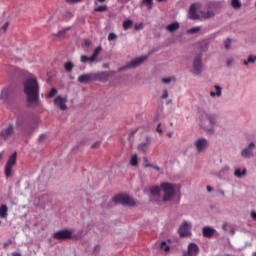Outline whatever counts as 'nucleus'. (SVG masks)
<instances>
[{"instance_id":"1","label":"nucleus","mask_w":256,"mask_h":256,"mask_svg":"<svg viewBox=\"0 0 256 256\" xmlns=\"http://www.w3.org/2000/svg\"><path fill=\"white\" fill-rule=\"evenodd\" d=\"M24 93L29 107L35 109V107L41 106L39 101V83L36 78H28L24 82Z\"/></svg>"},{"instance_id":"2","label":"nucleus","mask_w":256,"mask_h":256,"mask_svg":"<svg viewBox=\"0 0 256 256\" xmlns=\"http://www.w3.org/2000/svg\"><path fill=\"white\" fill-rule=\"evenodd\" d=\"M217 125V115L203 113L200 117V127L207 131V133H213V127Z\"/></svg>"},{"instance_id":"3","label":"nucleus","mask_w":256,"mask_h":256,"mask_svg":"<svg viewBox=\"0 0 256 256\" xmlns=\"http://www.w3.org/2000/svg\"><path fill=\"white\" fill-rule=\"evenodd\" d=\"M16 127L21 128L24 135L33 133V121L27 116H19L16 121Z\"/></svg>"},{"instance_id":"4","label":"nucleus","mask_w":256,"mask_h":256,"mask_svg":"<svg viewBox=\"0 0 256 256\" xmlns=\"http://www.w3.org/2000/svg\"><path fill=\"white\" fill-rule=\"evenodd\" d=\"M176 187H177V185L171 184L169 182H163L160 185V189L164 193V196H163V201L164 202L171 201V199H173V197H175Z\"/></svg>"},{"instance_id":"5","label":"nucleus","mask_w":256,"mask_h":256,"mask_svg":"<svg viewBox=\"0 0 256 256\" xmlns=\"http://www.w3.org/2000/svg\"><path fill=\"white\" fill-rule=\"evenodd\" d=\"M112 203H114L115 205L120 204L126 205L128 207H134L135 200H133L131 196L127 194H118L112 199Z\"/></svg>"},{"instance_id":"6","label":"nucleus","mask_w":256,"mask_h":256,"mask_svg":"<svg viewBox=\"0 0 256 256\" xmlns=\"http://www.w3.org/2000/svg\"><path fill=\"white\" fill-rule=\"evenodd\" d=\"M15 163H17V152H14L6 162L5 176L7 177V179H9V177L13 173V165H15Z\"/></svg>"},{"instance_id":"7","label":"nucleus","mask_w":256,"mask_h":256,"mask_svg":"<svg viewBox=\"0 0 256 256\" xmlns=\"http://www.w3.org/2000/svg\"><path fill=\"white\" fill-rule=\"evenodd\" d=\"M203 71V64H201V54L196 56V58L193 61V69L192 73L194 75H201V72Z\"/></svg>"},{"instance_id":"8","label":"nucleus","mask_w":256,"mask_h":256,"mask_svg":"<svg viewBox=\"0 0 256 256\" xmlns=\"http://www.w3.org/2000/svg\"><path fill=\"white\" fill-rule=\"evenodd\" d=\"M71 235H73L72 231L60 230V231L54 233L53 237H54V239L66 241V239H71Z\"/></svg>"},{"instance_id":"9","label":"nucleus","mask_w":256,"mask_h":256,"mask_svg":"<svg viewBox=\"0 0 256 256\" xmlns=\"http://www.w3.org/2000/svg\"><path fill=\"white\" fill-rule=\"evenodd\" d=\"M194 145L198 153H203V151L209 147V142L205 138H199L195 141Z\"/></svg>"},{"instance_id":"10","label":"nucleus","mask_w":256,"mask_h":256,"mask_svg":"<svg viewBox=\"0 0 256 256\" xmlns=\"http://www.w3.org/2000/svg\"><path fill=\"white\" fill-rule=\"evenodd\" d=\"M54 105H56V107H58V109H60L61 111H66V109H67V97L57 96L54 99Z\"/></svg>"},{"instance_id":"11","label":"nucleus","mask_w":256,"mask_h":256,"mask_svg":"<svg viewBox=\"0 0 256 256\" xmlns=\"http://www.w3.org/2000/svg\"><path fill=\"white\" fill-rule=\"evenodd\" d=\"M199 255V246L195 242L188 245V251L184 252L183 256H197Z\"/></svg>"},{"instance_id":"12","label":"nucleus","mask_w":256,"mask_h":256,"mask_svg":"<svg viewBox=\"0 0 256 256\" xmlns=\"http://www.w3.org/2000/svg\"><path fill=\"white\" fill-rule=\"evenodd\" d=\"M178 233L180 237H189L191 235V226L187 222L182 223L180 226Z\"/></svg>"},{"instance_id":"13","label":"nucleus","mask_w":256,"mask_h":256,"mask_svg":"<svg viewBox=\"0 0 256 256\" xmlns=\"http://www.w3.org/2000/svg\"><path fill=\"white\" fill-rule=\"evenodd\" d=\"M13 133H15V129L13 127V124H10L7 128L3 129L0 132V137L4 139V141H6V139H9V137H11Z\"/></svg>"},{"instance_id":"14","label":"nucleus","mask_w":256,"mask_h":256,"mask_svg":"<svg viewBox=\"0 0 256 256\" xmlns=\"http://www.w3.org/2000/svg\"><path fill=\"white\" fill-rule=\"evenodd\" d=\"M146 59H147V56L138 57L132 60L130 63H128L126 67L128 69H131V67H139V65H141V63H143V61H145Z\"/></svg>"},{"instance_id":"15","label":"nucleus","mask_w":256,"mask_h":256,"mask_svg":"<svg viewBox=\"0 0 256 256\" xmlns=\"http://www.w3.org/2000/svg\"><path fill=\"white\" fill-rule=\"evenodd\" d=\"M151 145V137H146V142L141 143L138 145V151H141L142 153H147V149H149V146Z\"/></svg>"},{"instance_id":"16","label":"nucleus","mask_w":256,"mask_h":256,"mask_svg":"<svg viewBox=\"0 0 256 256\" xmlns=\"http://www.w3.org/2000/svg\"><path fill=\"white\" fill-rule=\"evenodd\" d=\"M89 81H95L94 74H83L78 77L79 83H89Z\"/></svg>"},{"instance_id":"17","label":"nucleus","mask_w":256,"mask_h":256,"mask_svg":"<svg viewBox=\"0 0 256 256\" xmlns=\"http://www.w3.org/2000/svg\"><path fill=\"white\" fill-rule=\"evenodd\" d=\"M107 79H109V73L107 72H99L94 74V81H102L103 83H105Z\"/></svg>"},{"instance_id":"18","label":"nucleus","mask_w":256,"mask_h":256,"mask_svg":"<svg viewBox=\"0 0 256 256\" xmlns=\"http://www.w3.org/2000/svg\"><path fill=\"white\" fill-rule=\"evenodd\" d=\"M202 233H203V237H207L208 239H211V237L215 235V229H213L212 227L206 226L203 228Z\"/></svg>"},{"instance_id":"19","label":"nucleus","mask_w":256,"mask_h":256,"mask_svg":"<svg viewBox=\"0 0 256 256\" xmlns=\"http://www.w3.org/2000/svg\"><path fill=\"white\" fill-rule=\"evenodd\" d=\"M189 17L193 21H195L196 19H199V16L197 15V5L192 4L190 6V8H189Z\"/></svg>"},{"instance_id":"20","label":"nucleus","mask_w":256,"mask_h":256,"mask_svg":"<svg viewBox=\"0 0 256 256\" xmlns=\"http://www.w3.org/2000/svg\"><path fill=\"white\" fill-rule=\"evenodd\" d=\"M9 208H7V205L3 204L0 206V218L1 219H7Z\"/></svg>"},{"instance_id":"21","label":"nucleus","mask_w":256,"mask_h":256,"mask_svg":"<svg viewBox=\"0 0 256 256\" xmlns=\"http://www.w3.org/2000/svg\"><path fill=\"white\" fill-rule=\"evenodd\" d=\"M234 175L235 177H237L238 179H241V177L247 175V170L246 169H242L241 168H237L235 171H234Z\"/></svg>"},{"instance_id":"22","label":"nucleus","mask_w":256,"mask_h":256,"mask_svg":"<svg viewBox=\"0 0 256 256\" xmlns=\"http://www.w3.org/2000/svg\"><path fill=\"white\" fill-rule=\"evenodd\" d=\"M214 87H215L216 93L211 91L210 92V97H221V91H222L221 86L215 85Z\"/></svg>"},{"instance_id":"23","label":"nucleus","mask_w":256,"mask_h":256,"mask_svg":"<svg viewBox=\"0 0 256 256\" xmlns=\"http://www.w3.org/2000/svg\"><path fill=\"white\" fill-rule=\"evenodd\" d=\"M167 31H169L170 33H173V31H177V29H179V24L177 22H174L168 26H166Z\"/></svg>"},{"instance_id":"24","label":"nucleus","mask_w":256,"mask_h":256,"mask_svg":"<svg viewBox=\"0 0 256 256\" xmlns=\"http://www.w3.org/2000/svg\"><path fill=\"white\" fill-rule=\"evenodd\" d=\"M241 155L242 157H246L247 159H249V157H253V150L245 148L244 150H242Z\"/></svg>"},{"instance_id":"25","label":"nucleus","mask_w":256,"mask_h":256,"mask_svg":"<svg viewBox=\"0 0 256 256\" xmlns=\"http://www.w3.org/2000/svg\"><path fill=\"white\" fill-rule=\"evenodd\" d=\"M130 165L132 167H137V165H139V158H138L137 154L132 155V157L130 159Z\"/></svg>"},{"instance_id":"26","label":"nucleus","mask_w":256,"mask_h":256,"mask_svg":"<svg viewBox=\"0 0 256 256\" xmlns=\"http://www.w3.org/2000/svg\"><path fill=\"white\" fill-rule=\"evenodd\" d=\"M202 17H204V19H211V17H215V12H213L211 9H208L202 14Z\"/></svg>"},{"instance_id":"27","label":"nucleus","mask_w":256,"mask_h":256,"mask_svg":"<svg viewBox=\"0 0 256 256\" xmlns=\"http://www.w3.org/2000/svg\"><path fill=\"white\" fill-rule=\"evenodd\" d=\"M122 26H123L124 31L131 29V27H133V20L124 21Z\"/></svg>"},{"instance_id":"28","label":"nucleus","mask_w":256,"mask_h":256,"mask_svg":"<svg viewBox=\"0 0 256 256\" xmlns=\"http://www.w3.org/2000/svg\"><path fill=\"white\" fill-rule=\"evenodd\" d=\"M231 6L233 7V9H241V0H231Z\"/></svg>"},{"instance_id":"29","label":"nucleus","mask_w":256,"mask_h":256,"mask_svg":"<svg viewBox=\"0 0 256 256\" xmlns=\"http://www.w3.org/2000/svg\"><path fill=\"white\" fill-rule=\"evenodd\" d=\"M143 5H146L148 11L153 9V0H142Z\"/></svg>"},{"instance_id":"30","label":"nucleus","mask_w":256,"mask_h":256,"mask_svg":"<svg viewBox=\"0 0 256 256\" xmlns=\"http://www.w3.org/2000/svg\"><path fill=\"white\" fill-rule=\"evenodd\" d=\"M161 187L159 186H154L150 189V192L152 195H159V193H161Z\"/></svg>"},{"instance_id":"31","label":"nucleus","mask_w":256,"mask_h":256,"mask_svg":"<svg viewBox=\"0 0 256 256\" xmlns=\"http://www.w3.org/2000/svg\"><path fill=\"white\" fill-rule=\"evenodd\" d=\"M171 81H177V78H175V76L168 77V78H162V83H164L165 85H169V83H171Z\"/></svg>"},{"instance_id":"32","label":"nucleus","mask_w":256,"mask_h":256,"mask_svg":"<svg viewBox=\"0 0 256 256\" xmlns=\"http://www.w3.org/2000/svg\"><path fill=\"white\" fill-rule=\"evenodd\" d=\"M256 56L250 55L247 60H244L243 64L248 65L249 63H255Z\"/></svg>"},{"instance_id":"33","label":"nucleus","mask_w":256,"mask_h":256,"mask_svg":"<svg viewBox=\"0 0 256 256\" xmlns=\"http://www.w3.org/2000/svg\"><path fill=\"white\" fill-rule=\"evenodd\" d=\"M73 67H74L73 62H66L64 64L65 71H68V72L73 71Z\"/></svg>"},{"instance_id":"34","label":"nucleus","mask_w":256,"mask_h":256,"mask_svg":"<svg viewBox=\"0 0 256 256\" xmlns=\"http://www.w3.org/2000/svg\"><path fill=\"white\" fill-rule=\"evenodd\" d=\"M96 13H104V11H107V5L98 6L94 9Z\"/></svg>"},{"instance_id":"35","label":"nucleus","mask_w":256,"mask_h":256,"mask_svg":"<svg viewBox=\"0 0 256 256\" xmlns=\"http://www.w3.org/2000/svg\"><path fill=\"white\" fill-rule=\"evenodd\" d=\"M160 249H162L163 251H170L171 247L167 245L166 241H162L160 245Z\"/></svg>"},{"instance_id":"36","label":"nucleus","mask_w":256,"mask_h":256,"mask_svg":"<svg viewBox=\"0 0 256 256\" xmlns=\"http://www.w3.org/2000/svg\"><path fill=\"white\" fill-rule=\"evenodd\" d=\"M99 53H101V46L96 47L92 55L97 59V57H99Z\"/></svg>"},{"instance_id":"37","label":"nucleus","mask_w":256,"mask_h":256,"mask_svg":"<svg viewBox=\"0 0 256 256\" xmlns=\"http://www.w3.org/2000/svg\"><path fill=\"white\" fill-rule=\"evenodd\" d=\"M55 95H57V89L52 88V89L50 90V92L48 93L47 97H48L49 99H51V97H55Z\"/></svg>"},{"instance_id":"38","label":"nucleus","mask_w":256,"mask_h":256,"mask_svg":"<svg viewBox=\"0 0 256 256\" xmlns=\"http://www.w3.org/2000/svg\"><path fill=\"white\" fill-rule=\"evenodd\" d=\"M201 31V27H194L188 30V33L194 34V33H199Z\"/></svg>"},{"instance_id":"39","label":"nucleus","mask_w":256,"mask_h":256,"mask_svg":"<svg viewBox=\"0 0 256 256\" xmlns=\"http://www.w3.org/2000/svg\"><path fill=\"white\" fill-rule=\"evenodd\" d=\"M224 47L225 49H231V39L228 38L224 41Z\"/></svg>"},{"instance_id":"40","label":"nucleus","mask_w":256,"mask_h":256,"mask_svg":"<svg viewBox=\"0 0 256 256\" xmlns=\"http://www.w3.org/2000/svg\"><path fill=\"white\" fill-rule=\"evenodd\" d=\"M115 39H117V34L116 33H110L108 35V41H115Z\"/></svg>"},{"instance_id":"41","label":"nucleus","mask_w":256,"mask_h":256,"mask_svg":"<svg viewBox=\"0 0 256 256\" xmlns=\"http://www.w3.org/2000/svg\"><path fill=\"white\" fill-rule=\"evenodd\" d=\"M83 0H65L66 3L69 5H73V3H81Z\"/></svg>"},{"instance_id":"42","label":"nucleus","mask_w":256,"mask_h":256,"mask_svg":"<svg viewBox=\"0 0 256 256\" xmlns=\"http://www.w3.org/2000/svg\"><path fill=\"white\" fill-rule=\"evenodd\" d=\"M226 65H227V67H231V65H233V58H228L226 60Z\"/></svg>"},{"instance_id":"43","label":"nucleus","mask_w":256,"mask_h":256,"mask_svg":"<svg viewBox=\"0 0 256 256\" xmlns=\"http://www.w3.org/2000/svg\"><path fill=\"white\" fill-rule=\"evenodd\" d=\"M167 97H169V92L167 90H164L161 99H167Z\"/></svg>"},{"instance_id":"44","label":"nucleus","mask_w":256,"mask_h":256,"mask_svg":"<svg viewBox=\"0 0 256 256\" xmlns=\"http://www.w3.org/2000/svg\"><path fill=\"white\" fill-rule=\"evenodd\" d=\"M87 61H89V57L85 56V55H82L81 56V62L82 63H87Z\"/></svg>"},{"instance_id":"45","label":"nucleus","mask_w":256,"mask_h":256,"mask_svg":"<svg viewBox=\"0 0 256 256\" xmlns=\"http://www.w3.org/2000/svg\"><path fill=\"white\" fill-rule=\"evenodd\" d=\"M7 29H9V22H6V23L3 25V27L1 28V30L4 31V33H5V31H7Z\"/></svg>"},{"instance_id":"46","label":"nucleus","mask_w":256,"mask_h":256,"mask_svg":"<svg viewBox=\"0 0 256 256\" xmlns=\"http://www.w3.org/2000/svg\"><path fill=\"white\" fill-rule=\"evenodd\" d=\"M101 145V142H95L94 144H92V149H98V147Z\"/></svg>"},{"instance_id":"47","label":"nucleus","mask_w":256,"mask_h":256,"mask_svg":"<svg viewBox=\"0 0 256 256\" xmlns=\"http://www.w3.org/2000/svg\"><path fill=\"white\" fill-rule=\"evenodd\" d=\"M247 149H249L250 151H253V149H255V143L251 142V143L248 145Z\"/></svg>"},{"instance_id":"48","label":"nucleus","mask_w":256,"mask_h":256,"mask_svg":"<svg viewBox=\"0 0 256 256\" xmlns=\"http://www.w3.org/2000/svg\"><path fill=\"white\" fill-rule=\"evenodd\" d=\"M97 60V58L92 54L91 57H88V61H90V63H93Z\"/></svg>"},{"instance_id":"49","label":"nucleus","mask_w":256,"mask_h":256,"mask_svg":"<svg viewBox=\"0 0 256 256\" xmlns=\"http://www.w3.org/2000/svg\"><path fill=\"white\" fill-rule=\"evenodd\" d=\"M156 131L157 133H163V129H161V123L157 125Z\"/></svg>"},{"instance_id":"50","label":"nucleus","mask_w":256,"mask_h":256,"mask_svg":"<svg viewBox=\"0 0 256 256\" xmlns=\"http://www.w3.org/2000/svg\"><path fill=\"white\" fill-rule=\"evenodd\" d=\"M135 29H136V31H139V29H143V23L136 24Z\"/></svg>"},{"instance_id":"51","label":"nucleus","mask_w":256,"mask_h":256,"mask_svg":"<svg viewBox=\"0 0 256 256\" xmlns=\"http://www.w3.org/2000/svg\"><path fill=\"white\" fill-rule=\"evenodd\" d=\"M251 217L254 221H256V212L255 211H252L251 212Z\"/></svg>"},{"instance_id":"52","label":"nucleus","mask_w":256,"mask_h":256,"mask_svg":"<svg viewBox=\"0 0 256 256\" xmlns=\"http://www.w3.org/2000/svg\"><path fill=\"white\" fill-rule=\"evenodd\" d=\"M106 0H95V5H98V3H105Z\"/></svg>"},{"instance_id":"53","label":"nucleus","mask_w":256,"mask_h":256,"mask_svg":"<svg viewBox=\"0 0 256 256\" xmlns=\"http://www.w3.org/2000/svg\"><path fill=\"white\" fill-rule=\"evenodd\" d=\"M152 168L155 169L156 171H161V168H159V166L153 165Z\"/></svg>"},{"instance_id":"54","label":"nucleus","mask_w":256,"mask_h":256,"mask_svg":"<svg viewBox=\"0 0 256 256\" xmlns=\"http://www.w3.org/2000/svg\"><path fill=\"white\" fill-rule=\"evenodd\" d=\"M206 189H207L208 193H211V191H213V188L211 186H207Z\"/></svg>"},{"instance_id":"55","label":"nucleus","mask_w":256,"mask_h":256,"mask_svg":"<svg viewBox=\"0 0 256 256\" xmlns=\"http://www.w3.org/2000/svg\"><path fill=\"white\" fill-rule=\"evenodd\" d=\"M12 256H21V253H19V252H14V253H12Z\"/></svg>"},{"instance_id":"56","label":"nucleus","mask_w":256,"mask_h":256,"mask_svg":"<svg viewBox=\"0 0 256 256\" xmlns=\"http://www.w3.org/2000/svg\"><path fill=\"white\" fill-rule=\"evenodd\" d=\"M222 229H223L224 231H227V224H224V225L222 226Z\"/></svg>"},{"instance_id":"57","label":"nucleus","mask_w":256,"mask_h":256,"mask_svg":"<svg viewBox=\"0 0 256 256\" xmlns=\"http://www.w3.org/2000/svg\"><path fill=\"white\" fill-rule=\"evenodd\" d=\"M167 137H169V138L173 137V132L168 133Z\"/></svg>"},{"instance_id":"58","label":"nucleus","mask_w":256,"mask_h":256,"mask_svg":"<svg viewBox=\"0 0 256 256\" xmlns=\"http://www.w3.org/2000/svg\"><path fill=\"white\" fill-rule=\"evenodd\" d=\"M94 251H99V245L95 246Z\"/></svg>"},{"instance_id":"59","label":"nucleus","mask_w":256,"mask_h":256,"mask_svg":"<svg viewBox=\"0 0 256 256\" xmlns=\"http://www.w3.org/2000/svg\"><path fill=\"white\" fill-rule=\"evenodd\" d=\"M145 167H153V164H145Z\"/></svg>"},{"instance_id":"60","label":"nucleus","mask_w":256,"mask_h":256,"mask_svg":"<svg viewBox=\"0 0 256 256\" xmlns=\"http://www.w3.org/2000/svg\"><path fill=\"white\" fill-rule=\"evenodd\" d=\"M3 159V152H0V161Z\"/></svg>"},{"instance_id":"61","label":"nucleus","mask_w":256,"mask_h":256,"mask_svg":"<svg viewBox=\"0 0 256 256\" xmlns=\"http://www.w3.org/2000/svg\"><path fill=\"white\" fill-rule=\"evenodd\" d=\"M165 0H157L158 3H163Z\"/></svg>"},{"instance_id":"62","label":"nucleus","mask_w":256,"mask_h":256,"mask_svg":"<svg viewBox=\"0 0 256 256\" xmlns=\"http://www.w3.org/2000/svg\"><path fill=\"white\" fill-rule=\"evenodd\" d=\"M221 195H223V196H224V195H225V192H224V191H221Z\"/></svg>"},{"instance_id":"63","label":"nucleus","mask_w":256,"mask_h":256,"mask_svg":"<svg viewBox=\"0 0 256 256\" xmlns=\"http://www.w3.org/2000/svg\"><path fill=\"white\" fill-rule=\"evenodd\" d=\"M170 125H171V127H173V123L172 122L170 123Z\"/></svg>"},{"instance_id":"64","label":"nucleus","mask_w":256,"mask_h":256,"mask_svg":"<svg viewBox=\"0 0 256 256\" xmlns=\"http://www.w3.org/2000/svg\"><path fill=\"white\" fill-rule=\"evenodd\" d=\"M254 256H256V252H254V254H253Z\"/></svg>"}]
</instances>
